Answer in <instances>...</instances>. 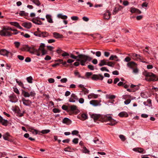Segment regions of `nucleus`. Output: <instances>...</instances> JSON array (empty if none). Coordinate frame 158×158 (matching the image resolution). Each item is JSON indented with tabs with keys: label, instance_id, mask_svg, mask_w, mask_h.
<instances>
[{
	"label": "nucleus",
	"instance_id": "1",
	"mask_svg": "<svg viewBox=\"0 0 158 158\" xmlns=\"http://www.w3.org/2000/svg\"><path fill=\"white\" fill-rule=\"evenodd\" d=\"M78 56L79 58L77 60V61H79L82 66L85 65L87 61H90L92 59V58L89 56L83 54L78 55Z\"/></svg>",
	"mask_w": 158,
	"mask_h": 158
},
{
	"label": "nucleus",
	"instance_id": "2",
	"mask_svg": "<svg viewBox=\"0 0 158 158\" xmlns=\"http://www.w3.org/2000/svg\"><path fill=\"white\" fill-rule=\"evenodd\" d=\"M143 75L147 81H158V77L152 73L145 72L143 73Z\"/></svg>",
	"mask_w": 158,
	"mask_h": 158
},
{
	"label": "nucleus",
	"instance_id": "3",
	"mask_svg": "<svg viewBox=\"0 0 158 158\" xmlns=\"http://www.w3.org/2000/svg\"><path fill=\"white\" fill-rule=\"evenodd\" d=\"M11 29L9 27H3L2 30L0 31V35L3 36H10L12 34L9 31Z\"/></svg>",
	"mask_w": 158,
	"mask_h": 158
},
{
	"label": "nucleus",
	"instance_id": "4",
	"mask_svg": "<svg viewBox=\"0 0 158 158\" xmlns=\"http://www.w3.org/2000/svg\"><path fill=\"white\" fill-rule=\"evenodd\" d=\"M105 121H110L109 123H108L107 124H109L111 126H113L115 125L117 122L115 120L113 119L112 117L110 116H106L105 118Z\"/></svg>",
	"mask_w": 158,
	"mask_h": 158
},
{
	"label": "nucleus",
	"instance_id": "5",
	"mask_svg": "<svg viewBox=\"0 0 158 158\" xmlns=\"http://www.w3.org/2000/svg\"><path fill=\"white\" fill-rule=\"evenodd\" d=\"M28 49L29 50V52L31 53L35 54L38 56H40V53L38 51V49H35L34 47H30L28 48Z\"/></svg>",
	"mask_w": 158,
	"mask_h": 158
},
{
	"label": "nucleus",
	"instance_id": "6",
	"mask_svg": "<svg viewBox=\"0 0 158 158\" xmlns=\"http://www.w3.org/2000/svg\"><path fill=\"white\" fill-rule=\"evenodd\" d=\"M103 76L101 74H94L92 75V80L97 81L98 80H102L103 79Z\"/></svg>",
	"mask_w": 158,
	"mask_h": 158
},
{
	"label": "nucleus",
	"instance_id": "7",
	"mask_svg": "<svg viewBox=\"0 0 158 158\" xmlns=\"http://www.w3.org/2000/svg\"><path fill=\"white\" fill-rule=\"evenodd\" d=\"M45 44L44 43H41L39 48H38V51L39 50H41L42 52V56H43L47 54V51L44 49V47H45Z\"/></svg>",
	"mask_w": 158,
	"mask_h": 158
},
{
	"label": "nucleus",
	"instance_id": "8",
	"mask_svg": "<svg viewBox=\"0 0 158 158\" xmlns=\"http://www.w3.org/2000/svg\"><path fill=\"white\" fill-rule=\"evenodd\" d=\"M132 57L133 59L135 60L137 59L143 62H145L144 61H142L141 60L143 58V57H141L140 55H137L136 54H133L132 55Z\"/></svg>",
	"mask_w": 158,
	"mask_h": 158
},
{
	"label": "nucleus",
	"instance_id": "9",
	"mask_svg": "<svg viewBox=\"0 0 158 158\" xmlns=\"http://www.w3.org/2000/svg\"><path fill=\"white\" fill-rule=\"evenodd\" d=\"M10 101L12 102H15L18 100L17 97L14 94H12L9 96Z\"/></svg>",
	"mask_w": 158,
	"mask_h": 158
},
{
	"label": "nucleus",
	"instance_id": "10",
	"mask_svg": "<svg viewBox=\"0 0 158 158\" xmlns=\"http://www.w3.org/2000/svg\"><path fill=\"white\" fill-rule=\"evenodd\" d=\"M78 97L75 94H72L71 95L69 101L70 102H74L76 101V100H78Z\"/></svg>",
	"mask_w": 158,
	"mask_h": 158
},
{
	"label": "nucleus",
	"instance_id": "11",
	"mask_svg": "<svg viewBox=\"0 0 158 158\" xmlns=\"http://www.w3.org/2000/svg\"><path fill=\"white\" fill-rule=\"evenodd\" d=\"M22 101L23 104L26 106H29L32 103V102L29 100H26L24 98H22Z\"/></svg>",
	"mask_w": 158,
	"mask_h": 158
},
{
	"label": "nucleus",
	"instance_id": "12",
	"mask_svg": "<svg viewBox=\"0 0 158 158\" xmlns=\"http://www.w3.org/2000/svg\"><path fill=\"white\" fill-rule=\"evenodd\" d=\"M89 103L90 104L95 106L101 105L100 102L96 100H91L90 101Z\"/></svg>",
	"mask_w": 158,
	"mask_h": 158
},
{
	"label": "nucleus",
	"instance_id": "13",
	"mask_svg": "<svg viewBox=\"0 0 158 158\" xmlns=\"http://www.w3.org/2000/svg\"><path fill=\"white\" fill-rule=\"evenodd\" d=\"M130 11L132 13H136L138 14H140L141 13V11L133 7L130 8Z\"/></svg>",
	"mask_w": 158,
	"mask_h": 158
},
{
	"label": "nucleus",
	"instance_id": "14",
	"mask_svg": "<svg viewBox=\"0 0 158 158\" xmlns=\"http://www.w3.org/2000/svg\"><path fill=\"white\" fill-rule=\"evenodd\" d=\"M111 14L109 10H107L104 15L103 17L105 19H109L110 16Z\"/></svg>",
	"mask_w": 158,
	"mask_h": 158
},
{
	"label": "nucleus",
	"instance_id": "15",
	"mask_svg": "<svg viewBox=\"0 0 158 158\" xmlns=\"http://www.w3.org/2000/svg\"><path fill=\"white\" fill-rule=\"evenodd\" d=\"M10 52L4 49H2L0 50V54L4 56H8V55Z\"/></svg>",
	"mask_w": 158,
	"mask_h": 158
},
{
	"label": "nucleus",
	"instance_id": "16",
	"mask_svg": "<svg viewBox=\"0 0 158 158\" xmlns=\"http://www.w3.org/2000/svg\"><path fill=\"white\" fill-rule=\"evenodd\" d=\"M133 150L135 152H138L141 153H145V151H144L143 149L141 148H134Z\"/></svg>",
	"mask_w": 158,
	"mask_h": 158
},
{
	"label": "nucleus",
	"instance_id": "17",
	"mask_svg": "<svg viewBox=\"0 0 158 158\" xmlns=\"http://www.w3.org/2000/svg\"><path fill=\"white\" fill-rule=\"evenodd\" d=\"M127 65L128 67L132 69L135 68L136 66V64L135 63L132 61L128 62Z\"/></svg>",
	"mask_w": 158,
	"mask_h": 158
},
{
	"label": "nucleus",
	"instance_id": "18",
	"mask_svg": "<svg viewBox=\"0 0 158 158\" xmlns=\"http://www.w3.org/2000/svg\"><path fill=\"white\" fill-rule=\"evenodd\" d=\"M8 121L7 120L3 119L2 117L0 115V123L4 126H7Z\"/></svg>",
	"mask_w": 158,
	"mask_h": 158
},
{
	"label": "nucleus",
	"instance_id": "19",
	"mask_svg": "<svg viewBox=\"0 0 158 158\" xmlns=\"http://www.w3.org/2000/svg\"><path fill=\"white\" fill-rule=\"evenodd\" d=\"M98 94H94L93 93L91 94L88 95V98L89 99H91L92 98H96L98 97Z\"/></svg>",
	"mask_w": 158,
	"mask_h": 158
},
{
	"label": "nucleus",
	"instance_id": "20",
	"mask_svg": "<svg viewBox=\"0 0 158 158\" xmlns=\"http://www.w3.org/2000/svg\"><path fill=\"white\" fill-rule=\"evenodd\" d=\"M22 25L25 28L29 29L31 27V25L30 23H24L22 24Z\"/></svg>",
	"mask_w": 158,
	"mask_h": 158
},
{
	"label": "nucleus",
	"instance_id": "21",
	"mask_svg": "<svg viewBox=\"0 0 158 158\" xmlns=\"http://www.w3.org/2000/svg\"><path fill=\"white\" fill-rule=\"evenodd\" d=\"M62 122L63 123L66 124L67 125H69L71 123V120L69 118H65L63 119Z\"/></svg>",
	"mask_w": 158,
	"mask_h": 158
},
{
	"label": "nucleus",
	"instance_id": "22",
	"mask_svg": "<svg viewBox=\"0 0 158 158\" xmlns=\"http://www.w3.org/2000/svg\"><path fill=\"white\" fill-rule=\"evenodd\" d=\"M54 37L56 39L61 38H63V35L57 32H54L53 33Z\"/></svg>",
	"mask_w": 158,
	"mask_h": 158
},
{
	"label": "nucleus",
	"instance_id": "23",
	"mask_svg": "<svg viewBox=\"0 0 158 158\" xmlns=\"http://www.w3.org/2000/svg\"><path fill=\"white\" fill-rule=\"evenodd\" d=\"M118 115L121 117H128V114L125 112H122L119 114Z\"/></svg>",
	"mask_w": 158,
	"mask_h": 158
},
{
	"label": "nucleus",
	"instance_id": "24",
	"mask_svg": "<svg viewBox=\"0 0 158 158\" xmlns=\"http://www.w3.org/2000/svg\"><path fill=\"white\" fill-rule=\"evenodd\" d=\"M100 114H93L91 115V117L92 118H93L94 120L98 119L100 117Z\"/></svg>",
	"mask_w": 158,
	"mask_h": 158
},
{
	"label": "nucleus",
	"instance_id": "25",
	"mask_svg": "<svg viewBox=\"0 0 158 158\" xmlns=\"http://www.w3.org/2000/svg\"><path fill=\"white\" fill-rule=\"evenodd\" d=\"M10 136V135L8 133H6L3 135V137L5 140L10 141V139L9 138V137Z\"/></svg>",
	"mask_w": 158,
	"mask_h": 158
},
{
	"label": "nucleus",
	"instance_id": "26",
	"mask_svg": "<svg viewBox=\"0 0 158 158\" xmlns=\"http://www.w3.org/2000/svg\"><path fill=\"white\" fill-rule=\"evenodd\" d=\"M46 18L47 19L49 23H52L53 21L52 19V17L51 15H46Z\"/></svg>",
	"mask_w": 158,
	"mask_h": 158
},
{
	"label": "nucleus",
	"instance_id": "27",
	"mask_svg": "<svg viewBox=\"0 0 158 158\" xmlns=\"http://www.w3.org/2000/svg\"><path fill=\"white\" fill-rule=\"evenodd\" d=\"M22 94L25 97H30V94L27 92L23 90H22Z\"/></svg>",
	"mask_w": 158,
	"mask_h": 158
},
{
	"label": "nucleus",
	"instance_id": "28",
	"mask_svg": "<svg viewBox=\"0 0 158 158\" xmlns=\"http://www.w3.org/2000/svg\"><path fill=\"white\" fill-rule=\"evenodd\" d=\"M40 37L43 38L47 37L48 35V34L46 32H41Z\"/></svg>",
	"mask_w": 158,
	"mask_h": 158
},
{
	"label": "nucleus",
	"instance_id": "29",
	"mask_svg": "<svg viewBox=\"0 0 158 158\" xmlns=\"http://www.w3.org/2000/svg\"><path fill=\"white\" fill-rule=\"evenodd\" d=\"M57 17L59 18H61L62 19H66L67 18V16L65 15H63L62 14H59L57 15Z\"/></svg>",
	"mask_w": 158,
	"mask_h": 158
},
{
	"label": "nucleus",
	"instance_id": "30",
	"mask_svg": "<svg viewBox=\"0 0 158 158\" xmlns=\"http://www.w3.org/2000/svg\"><path fill=\"white\" fill-rule=\"evenodd\" d=\"M107 63L106 62L105 60L103 59L100 60V62L98 65L100 66H102L104 65H106Z\"/></svg>",
	"mask_w": 158,
	"mask_h": 158
},
{
	"label": "nucleus",
	"instance_id": "31",
	"mask_svg": "<svg viewBox=\"0 0 158 158\" xmlns=\"http://www.w3.org/2000/svg\"><path fill=\"white\" fill-rule=\"evenodd\" d=\"M32 21L34 23L38 25H41L42 23L41 21L37 20L36 19H33Z\"/></svg>",
	"mask_w": 158,
	"mask_h": 158
},
{
	"label": "nucleus",
	"instance_id": "32",
	"mask_svg": "<svg viewBox=\"0 0 158 158\" xmlns=\"http://www.w3.org/2000/svg\"><path fill=\"white\" fill-rule=\"evenodd\" d=\"M114 58L117 59L116 60V61H118L119 60L118 59V57L116 56L113 55H111L110 56V57L109 58V60H113Z\"/></svg>",
	"mask_w": 158,
	"mask_h": 158
},
{
	"label": "nucleus",
	"instance_id": "33",
	"mask_svg": "<svg viewBox=\"0 0 158 158\" xmlns=\"http://www.w3.org/2000/svg\"><path fill=\"white\" fill-rule=\"evenodd\" d=\"M37 6H39L40 3L39 0H30Z\"/></svg>",
	"mask_w": 158,
	"mask_h": 158
},
{
	"label": "nucleus",
	"instance_id": "34",
	"mask_svg": "<svg viewBox=\"0 0 158 158\" xmlns=\"http://www.w3.org/2000/svg\"><path fill=\"white\" fill-rule=\"evenodd\" d=\"M81 119L82 120H84L87 118V115L86 114L83 113L81 115Z\"/></svg>",
	"mask_w": 158,
	"mask_h": 158
},
{
	"label": "nucleus",
	"instance_id": "35",
	"mask_svg": "<svg viewBox=\"0 0 158 158\" xmlns=\"http://www.w3.org/2000/svg\"><path fill=\"white\" fill-rule=\"evenodd\" d=\"M10 24L17 27H20V25L19 23L16 22H10Z\"/></svg>",
	"mask_w": 158,
	"mask_h": 158
},
{
	"label": "nucleus",
	"instance_id": "36",
	"mask_svg": "<svg viewBox=\"0 0 158 158\" xmlns=\"http://www.w3.org/2000/svg\"><path fill=\"white\" fill-rule=\"evenodd\" d=\"M83 152L85 153H87L89 154V151L85 147L83 148Z\"/></svg>",
	"mask_w": 158,
	"mask_h": 158
},
{
	"label": "nucleus",
	"instance_id": "37",
	"mask_svg": "<svg viewBox=\"0 0 158 158\" xmlns=\"http://www.w3.org/2000/svg\"><path fill=\"white\" fill-rule=\"evenodd\" d=\"M115 96L114 95H106V97L107 98L113 99L115 98Z\"/></svg>",
	"mask_w": 158,
	"mask_h": 158
},
{
	"label": "nucleus",
	"instance_id": "38",
	"mask_svg": "<svg viewBox=\"0 0 158 158\" xmlns=\"http://www.w3.org/2000/svg\"><path fill=\"white\" fill-rule=\"evenodd\" d=\"M106 65L108 66L113 67L114 66V63L113 62L110 61L107 63Z\"/></svg>",
	"mask_w": 158,
	"mask_h": 158
},
{
	"label": "nucleus",
	"instance_id": "39",
	"mask_svg": "<svg viewBox=\"0 0 158 158\" xmlns=\"http://www.w3.org/2000/svg\"><path fill=\"white\" fill-rule=\"evenodd\" d=\"M20 15L21 16H26L27 15V13H25L24 11H21L19 12V13Z\"/></svg>",
	"mask_w": 158,
	"mask_h": 158
},
{
	"label": "nucleus",
	"instance_id": "40",
	"mask_svg": "<svg viewBox=\"0 0 158 158\" xmlns=\"http://www.w3.org/2000/svg\"><path fill=\"white\" fill-rule=\"evenodd\" d=\"M27 81L29 83H32V77L30 76L28 77H27Z\"/></svg>",
	"mask_w": 158,
	"mask_h": 158
},
{
	"label": "nucleus",
	"instance_id": "41",
	"mask_svg": "<svg viewBox=\"0 0 158 158\" xmlns=\"http://www.w3.org/2000/svg\"><path fill=\"white\" fill-rule=\"evenodd\" d=\"M70 57L74 59H77V58H78V56H75L73 54L71 53L70 54Z\"/></svg>",
	"mask_w": 158,
	"mask_h": 158
},
{
	"label": "nucleus",
	"instance_id": "42",
	"mask_svg": "<svg viewBox=\"0 0 158 158\" xmlns=\"http://www.w3.org/2000/svg\"><path fill=\"white\" fill-rule=\"evenodd\" d=\"M50 132L49 130H44L41 131V133L43 134H47Z\"/></svg>",
	"mask_w": 158,
	"mask_h": 158
},
{
	"label": "nucleus",
	"instance_id": "43",
	"mask_svg": "<svg viewBox=\"0 0 158 158\" xmlns=\"http://www.w3.org/2000/svg\"><path fill=\"white\" fill-rule=\"evenodd\" d=\"M82 90L84 92V94H88L89 93V90L85 88L82 89Z\"/></svg>",
	"mask_w": 158,
	"mask_h": 158
},
{
	"label": "nucleus",
	"instance_id": "44",
	"mask_svg": "<svg viewBox=\"0 0 158 158\" xmlns=\"http://www.w3.org/2000/svg\"><path fill=\"white\" fill-rule=\"evenodd\" d=\"M14 44L15 47L17 48H19L20 45V42H18V41L15 42L14 43Z\"/></svg>",
	"mask_w": 158,
	"mask_h": 158
},
{
	"label": "nucleus",
	"instance_id": "45",
	"mask_svg": "<svg viewBox=\"0 0 158 158\" xmlns=\"http://www.w3.org/2000/svg\"><path fill=\"white\" fill-rule=\"evenodd\" d=\"M119 137L122 141H124L126 139L125 137L122 135H119Z\"/></svg>",
	"mask_w": 158,
	"mask_h": 158
},
{
	"label": "nucleus",
	"instance_id": "46",
	"mask_svg": "<svg viewBox=\"0 0 158 158\" xmlns=\"http://www.w3.org/2000/svg\"><path fill=\"white\" fill-rule=\"evenodd\" d=\"M118 11H119L118 9L115 7L113 10V15L116 14L118 12Z\"/></svg>",
	"mask_w": 158,
	"mask_h": 158
},
{
	"label": "nucleus",
	"instance_id": "47",
	"mask_svg": "<svg viewBox=\"0 0 158 158\" xmlns=\"http://www.w3.org/2000/svg\"><path fill=\"white\" fill-rule=\"evenodd\" d=\"M34 34L36 36L40 37V31H35L34 33Z\"/></svg>",
	"mask_w": 158,
	"mask_h": 158
},
{
	"label": "nucleus",
	"instance_id": "48",
	"mask_svg": "<svg viewBox=\"0 0 158 158\" xmlns=\"http://www.w3.org/2000/svg\"><path fill=\"white\" fill-rule=\"evenodd\" d=\"M100 70L102 71H106L107 72H109V70L108 69H107L106 68V67H103L101 68L100 69Z\"/></svg>",
	"mask_w": 158,
	"mask_h": 158
},
{
	"label": "nucleus",
	"instance_id": "49",
	"mask_svg": "<svg viewBox=\"0 0 158 158\" xmlns=\"http://www.w3.org/2000/svg\"><path fill=\"white\" fill-rule=\"evenodd\" d=\"M79 133V132L78 131L75 130H74L72 132V134L74 135H77Z\"/></svg>",
	"mask_w": 158,
	"mask_h": 158
},
{
	"label": "nucleus",
	"instance_id": "50",
	"mask_svg": "<svg viewBox=\"0 0 158 158\" xmlns=\"http://www.w3.org/2000/svg\"><path fill=\"white\" fill-rule=\"evenodd\" d=\"M16 81L17 83L19 85L22 87L23 86V85L21 81H18L17 79H16Z\"/></svg>",
	"mask_w": 158,
	"mask_h": 158
},
{
	"label": "nucleus",
	"instance_id": "51",
	"mask_svg": "<svg viewBox=\"0 0 158 158\" xmlns=\"http://www.w3.org/2000/svg\"><path fill=\"white\" fill-rule=\"evenodd\" d=\"M70 109L71 110L74 111L77 109V106H75L73 105L70 106Z\"/></svg>",
	"mask_w": 158,
	"mask_h": 158
},
{
	"label": "nucleus",
	"instance_id": "52",
	"mask_svg": "<svg viewBox=\"0 0 158 158\" xmlns=\"http://www.w3.org/2000/svg\"><path fill=\"white\" fill-rule=\"evenodd\" d=\"M49 82L50 83H52L54 82L55 80L54 79L52 78H49L48 80Z\"/></svg>",
	"mask_w": 158,
	"mask_h": 158
},
{
	"label": "nucleus",
	"instance_id": "53",
	"mask_svg": "<svg viewBox=\"0 0 158 158\" xmlns=\"http://www.w3.org/2000/svg\"><path fill=\"white\" fill-rule=\"evenodd\" d=\"M78 138H74L73 140V142L75 144H77L78 143Z\"/></svg>",
	"mask_w": 158,
	"mask_h": 158
},
{
	"label": "nucleus",
	"instance_id": "54",
	"mask_svg": "<svg viewBox=\"0 0 158 158\" xmlns=\"http://www.w3.org/2000/svg\"><path fill=\"white\" fill-rule=\"evenodd\" d=\"M71 19L73 20H77L78 17L77 16H73L71 17Z\"/></svg>",
	"mask_w": 158,
	"mask_h": 158
},
{
	"label": "nucleus",
	"instance_id": "55",
	"mask_svg": "<svg viewBox=\"0 0 158 158\" xmlns=\"http://www.w3.org/2000/svg\"><path fill=\"white\" fill-rule=\"evenodd\" d=\"M30 94V96H31V97L34 96L35 95V92L34 91H31Z\"/></svg>",
	"mask_w": 158,
	"mask_h": 158
},
{
	"label": "nucleus",
	"instance_id": "56",
	"mask_svg": "<svg viewBox=\"0 0 158 158\" xmlns=\"http://www.w3.org/2000/svg\"><path fill=\"white\" fill-rule=\"evenodd\" d=\"M131 101V100L130 99H128L125 101L124 103L126 105H127L130 103Z\"/></svg>",
	"mask_w": 158,
	"mask_h": 158
},
{
	"label": "nucleus",
	"instance_id": "57",
	"mask_svg": "<svg viewBox=\"0 0 158 158\" xmlns=\"http://www.w3.org/2000/svg\"><path fill=\"white\" fill-rule=\"evenodd\" d=\"M53 111L54 113H59L60 112V110L56 108H54L53 109Z\"/></svg>",
	"mask_w": 158,
	"mask_h": 158
},
{
	"label": "nucleus",
	"instance_id": "58",
	"mask_svg": "<svg viewBox=\"0 0 158 158\" xmlns=\"http://www.w3.org/2000/svg\"><path fill=\"white\" fill-rule=\"evenodd\" d=\"M133 73H137L138 72V69L137 68H133Z\"/></svg>",
	"mask_w": 158,
	"mask_h": 158
},
{
	"label": "nucleus",
	"instance_id": "59",
	"mask_svg": "<svg viewBox=\"0 0 158 158\" xmlns=\"http://www.w3.org/2000/svg\"><path fill=\"white\" fill-rule=\"evenodd\" d=\"M67 79L66 78H63L61 79L60 80V81L62 83H65L67 82Z\"/></svg>",
	"mask_w": 158,
	"mask_h": 158
},
{
	"label": "nucleus",
	"instance_id": "60",
	"mask_svg": "<svg viewBox=\"0 0 158 158\" xmlns=\"http://www.w3.org/2000/svg\"><path fill=\"white\" fill-rule=\"evenodd\" d=\"M88 67L89 69L90 70H94V67L93 65H89L88 66Z\"/></svg>",
	"mask_w": 158,
	"mask_h": 158
},
{
	"label": "nucleus",
	"instance_id": "61",
	"mask_svg": "<svg viewBox=\"0 0 158 158\" xmlns=\"http://www.w3.org/2000/svg\"><path fill=\"white\" fill-rule=\"evenodd\" d=\"M104 56L106 57H108L110 55V53L108 52H104Z\"/></svg>",
	"mask_w": 158,
	"mask_h": 158
},
{
	"label": "nucleus",
	"instance_id": "62",
	"mask_svg": "<svg viewBox=\"0 0 158 158\" xmlns=\"http://www.w3.org/2000/svg\"><path fill=\"white\" fill-rule=\"evenodd\" d=\"M62 56L65 57L67 56H69V54L67 52H64V53L62 54Z\"/></svg>",
	"mask_w": 158,
	"mask_h": 158
},
{
	"label": "nucleus",
	"instance_id": "63",
	"mask_svg": "<svg viewBox=\"0 0 158 158\" xmlns=\"http://www.w3.org/2000/svg\"><path fill=\"white\" fill-rule=\"evenodd\" d=\"M101 52L100 51H97L96 53V55L97 56L99 57L101 56Z\"/></svg>",
	"mask_w": 158,
	"mask_h": 158
},
{
	"label": "nucleus",
	"instance_id": "64",
	"mask_svg": "<svg viewBox=\"0 0 158 158\" xmlns=\"http://www.w3.org/2000/svg\"><path fill=\"white\" fill-rule=\"evenodd\" d=\"M84 100L82 98H81L79 100V102L81 104L83 103L84 102Z\"/></svg>",
	"mask_w": 158,
	"mask_h": 158
}]
</instances>
